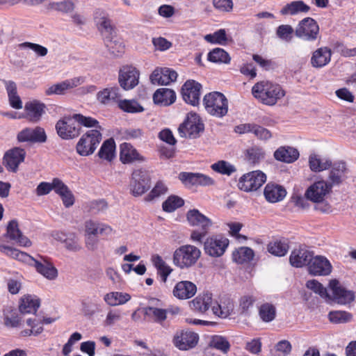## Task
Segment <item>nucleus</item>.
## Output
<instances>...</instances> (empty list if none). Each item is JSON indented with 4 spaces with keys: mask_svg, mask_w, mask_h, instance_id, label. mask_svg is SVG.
<instances>
[{
    "mask_svg": "<svg viewBox=\"0 0 356 356\" xmlns=\"http://www.w3.org/2000/svg\"><path fill=\"white\" fill-rule=\"evenodd\" d=\"M264 194L267 201L275 203L282 200L286 192L282 186L268 183L264 188Z\"/></svg>",
    "mask_w": 356,
    "mask_h": 356,
    "instance_id": "nucleus-34",
    "label": "nucleus"
},
{
    "mask_svg": "<svg viewBox=\"0 0 356 356\" xmlns=\"http://www.w3.org/2000/svg\"><path fill=\"white\" fill-rule=\"evenodd\" d=\"M120 160L122 163H131L135 161H143L144 157L141 156L134 147L127 143L120 145Z\"/></svg>",
    "mask_w": 356,
    "mask_h": 356,
    "instance_id": "nucleus-35",
    "label": "nucleus"
},
{
    "mask_svg": "<svg viewBox=\"0 0 356 356\" xmlns=\"http://www.w3.org/2000/svg\"><path fill=\"white\" fill-rule=\"evenodd\" d=\"M152 261L155 267L158 270V273L160 274L162 278V281L165 282L168 276L172 271V268L168 266L159 255L154 256Z\"/></svg>",
    "mask_w": 356,
    "mask_h": 356,
    "instance_id": "nucleus-48",
    "label": "nucleus"
},
{
    "mask_svg": "<svg viewBox=\"0 0 356 356\" xmlns=\"http://www.w3.org/2000/svg\"><path fill=\"white\" fill-rule=\"evenodd\" d=\"M208 60L213 63L227 64L230 62L231 58L224 49L216 48L209 53Z\"/></svg>",
    "mask_w": 356,
    "mask_h": 356,
    "instance_id": "nucleus-52",
    "label": "nucleus"
},
{
    "mask_svg": "<svg viewBox=\"0 0 356 356\" xmlns=\"http://www.w3.org/2000/svg\"><path fill=\"white\" fill-rule=\"evenodd\" d=\"M186 218L190 225L200 229V230H193L191 232V240L193 242L202 243V238L212 226L211 220L201 213L197 209L189 210L186 213Z\"/></svg>",
    "mask_w": 356,
    "mask_h": 356,
    "instance_id": "nucleus-4",
    "label": "nucleus"
},
{
    "mask_svg": "<svg viewBox=\"0 0 356 356\" xmlns=\"http://www.w3.org/2000/svg\"><path fill=\"white\" fill-rule=\"evenodd\" d=\"M115 145L113 139L109 138L102 144L98 155L101 159L111 161L115 156Z\"/></svg>",
    "mask_w": 356,
    "mask_h": 356,
    "instance_id": "nucleus-45",
    "label": "nucleus"
},
{
    "mask_svg": "<svg viewBox=\"0 0 356 356\" xmlns=\"http://www.w3.org/2000/svg\"><path fill=\"white\" fill-rule=\"evenodd\" d=\"M329 286L332 293V299L338 304L346 305L354 300L353 292L343 287L338 280H330Z\"/></svg>",
    "mask_w": 356,
    "mask_h": 356,
    "instance_id": "nucleus-18",
    "label": "nucleus"
},
{
    "mask_svg": "<svg viewBox=\"0 0 356 356\" xmlns=\"http://www.w3.org/2000/svg\"><path fill=\"white\" fill-rule=\"evenodd\" d=\"M202 86L194 80H188L182 86L181 95L184 100L192 106H197L200 102Z\"/></svg>",
    "mask_w": 356,
    "mask_h": 356,
    "instance_id": "nucleus-17",
    "label": "nucleus"
},
{
    "mask_svg": "<svg viewBox=\"0 0 356 356\" xmlns=\"http://www.w3.org/2000/svg\"><path fill=\"white\" fill-rule=\"evenodd\" d=\"M268 251L277 257L284 256L289 250V245L286 242L282 241H274L268 243Z\"/></svg>",
    "mask_w": 356,
    "mask_h": 356,
    "instance_id": "nucleus-46",
    "label": "nucleus"
},
{
    "mask_svg": "<svg viewBox=\"0 0 356 356\" xmlns=\"http://www.w3.org/2000/svg\"><path fill=\"white\" fill-rule=\"evenodd\" d=\"M153 100L156 104L169 106L176 100L175 92L169 88H159L153 95Z\"/></svg>",
    "mask_w": 356,
    "mask_h": 356,
    "instance_id": "nucleus-39",
    "label": "nucleus"
},
{
    "mask_svg": "<svg viewBox=\"0 0 356 356\" xmlns=\"http://www.w3.org/2000/svg\"><path fill=\"white\" fill-rule=\"evenodd\" d=\"M201 250L193 245H184L175 250L172 261L181 269L189 268L194 266L201 257Z\"/></svg>",
    "mask_w": 356,
    "mask_h": 356,
    "instance_id": "nucleus-3",
    "label": "nucleus"
},
{
    "mask_svg": "<svg viewBox=\"0 0 356 356\" xmlns=\"http://www.w3.org/2000/svg\"><path fill=\"white\" fill-rule=\"evenodd\" d=\"M252 94L263 104L274 106L284 97L285 91L277 83L269 81H261L253 86Z\"/></svg>",
    "mask_w": 356,
    "mask_h": 356,
    "instance_id": "nucleus-2",
    "label": "nucleus"
},
{
    "mask_svg": "<svg viewBox=\"0 0 356 356\" xmlns=\"http://www.w3.org/2000/svg\"><path fill=\"white\" fill-rule=\"evenodd\" d=\"M203 130L204 124L200 116L195 113H188L185 121L178 128V131L181 137L193 138H197Z\"/></svg>",
    "mask_w": 356,
    "mask_h": 356,
    "instance_id": "nucleus-8",
    "label": "nucleus"
},
{
    "mask_svg": "<svg viewBox=\"0 0 356 356\" xmlns=\"http://www.w3.org/2000/svg\"><path fill=\"white\" fill-rule=\"evenodd\" d=\"M27 325L31 327V329H26L21 332V335L23 337L31 336V334L38 335L43 330V327L40 323L38 322L35 319H28L26 321Z\"/></svg>",
    "mask_w": 356,
    "mask_h": 356,
    "instance_id": "nucleus-60",
    "label": "nucleus"
},
{
    "mask_svg": "<svg viewBox=\"0 0 356 356\" xmlns=\"http://www.w3.org/2000/svg\"><path fill=\"white\" fill-rule=\"evenodd\" d=\"M0 252L7 257L33 266L35 270L48 280L57 279L58 271L47 258L38 256L33 258L24 252L0 243Z\"/></svg>",
    "mask_w": 356,
    "mask_h": 356,
    "instance_id": "nucleus-1",
    "label": "nucleus"
},
{
    "mask_svg": "<svg viewBox=\"0 0 356 356\" xmlns=\"http://www.w3.org/2000/svg\"><path fill=\"white\" fill-rule=\"evenodd\" d=\"M122 319V312L117 309H108L103 321L104 327H113Z\"/></svg>",
    "mask_w": 356,
    "mask_h": 356,
    "instance_id": "nucleus-54",
    "label": "nucleus"
},
{
    "mask_svg": "<svg viewBox=\"0 0 356 356\" xmlns=\"http://www.w3.org/2000/svg\"><path fill=\"white\" fill-rule=\"evenodd\" d=\"M45 104L38 100L26 102L24 106L25 118L32 122L40 121L45 112Z\"/></svg>",
    "mask_w": 356,
    "mask_h": 356,
    "instance_id": "nucleus-27",
    "label": "nucleus"
},
{
    "mask_svg": "<svg viewBox=\"0 0 356 356\" xmlns=\"http://www.w3.org/2000/svg\"><path fill=\"white\" fill-rule=\"evenodd\" d=\"M319 27L317 22L311 17H306L298 24L295 34L301 39L313 41L317 38Z\"/></svg>",
    "mask_w": 356,
    "mask_h": 356,
    "instance_id": "nucleus-11",
    "label": "nucleus"
},
{
    "mask_svg": "<svg viewBox=\"0 0 356 356\" xmlns=\"http://www.w3.org/2000/svg\"><path fill=\"white\" fill-rule=\"evenodd\" d=\"M94 20L104 40L113 36V26L108 15L104 10H97L94 14Z\"/></svg>",
    "mask_w": 356,
    "mask_h": 356,
    "instance_id": "nucleus-22",
    "label": "nucleus"
},
{
    "mask_svg": "<svg viewBox=\"0 0 356 356\" xmlns=\"http://www.w3.org/2000/svg\"><path fill=\"white\" fill-rule=\"evenodd\" d=\"M264 157V150L258 147H253L247 150V158L252 163H256Z\"/></svg>",
    "mask_w": 356,
    "mask_h": 356,
    "instance_id": "nucleus-63",
    "label": "nucleus"
},
{
    "mask_svg": "<svg viewBox=\"0 0 356 356\" xmlns=\"http://www.w3.org/2000/svg\"><path fill=\"white\" fill-rule=\"evenodd\" d=\"M306 286L314 293L318 294L321 297L331 299L327 293V289L317 280H308L306 283Z\"/></svg>",
    "mask_w": 356,
    "mask_h": 356,
    "instance_id": "nucleus-61",
    "label": "nucleus"
},
{
    "mask_svg": "<svg viewBox=\"0 0 356 356\" xmlns=\"http://www.w3.org/2000/svg\"><path fill=\"white\" fill-rule=\"evenodd\" d=\"M260 318L264 322H270L276 316L275 307L268 302L262 304L259 309Z\"/></svg>",
    "mask_w": 356,
    "mask_h": 356,
    "instance_id": "nucleus-50",
    "label": "nucleus"
},
{
    "mask_svg": "<svg viewBox=\"0 0 356 356\" xmlns=\"http://www.w3.org/2000/svg\"><path fill=\"white\" fill-rule=\"evenodd\" d=\"M139 76V71L135 67L124 65L120 70L118 81L123 89L131 90L138 84Z\"/></svg>",
    "mask_w": 356,
    "mask_h": 356,
    "instance_id": "nucleus-14",
    "label": "nucleus"
},
{
    "mask_svg": "<svg viewBox=\"0 0 356 356\" xmlns=\"http://www.w3.org/2000/svg\"><path fill=\"white\" fill-rule=\"evenodd\" d=\"M177 73L170 68H156L150 75V80L153 84L168 85L176 81Z\"/></svg>",
    "mask_w": 356,
    "mask_h": 356,
    "instance_id": "nucleus-24",
    "label": "nucleus"
},
{
    "mask_svg": "<svg viewBox=\"0 0 356 356\" xmlns=\"http://www.w3.org/2000/svg\"><path fill=\"white\" fill-rule=\"evenodd\" d=\"M229 245V240L220 235L208 237L204 242V250L212 257H221Z\"/></svg>",
    "mask_w": 356,
    "mask_h": 356,
    "instance_id": "nucleus-10",
    "label": "nucleus"
},
{
    "mask_svg": "<svg viewBox=\"0 0 356 356\" xmlns=\"http://www.w3.org/2000/svg\"><path fill=\"white\" fill-rule=\"evenodd\" d=\"M85 235L97 234L109 236L113 233V228L107 225L93 220H88L84 223Z\"/></svg>",
    "mask_w": 356,
    "mask_h": 356,
    "instance_id": "nucleus-29",
    "label": "nucleus"
},
{
    "mask_svg": "<svg viewBox=\"0 0 356 356\" xmlns=\"http://www.w3.org/2000/svg\"><path fill=\"white\" fill-rule=\"evenodd\" d=\"M5 236L19 245L29 247L31 245V241L19 229L18 222L15 220L9 222Z\"/></svg>",
    "mask_w": 356,
    "mask_h": 356,
    "instance_id": "nucleus-26",
    "label": "nucleus"
},
{
    "mask_svg": "<svg viewBox=\"0 0 356 356\" xmlns=\"http://www.w3.org/2000/svg\"><path fill=\"white\" fill-rule=\"evenodd\" d=\"M184 200L176 195H171L163 202L162 207L166 212H172L184 205Z\"/></svg>",
    "mask_w": 356,
    "mask_h": 356,
    "instance_id": "nucleus-55",
    "label": "nucleus"
},
{
    "mask_svg": "<svg viewBox=\"0 0 356 356\" xmlns=\"http://www.w3.org/2000/svg\"><path fill=\"white\" fill-rule=\"evenodd\" d=\"M332 51L328 47H321L314 51L311 58V64L314 67H323L331 60Z\"/></svg>",
    "mask_w": 356,
    "mask_h": 356,
    "instance_id": "nucleus-33",
    "label": "nucleus"
},
{
    "mask_svg": "<svg viewBox=\"0 0 356 356\" xmlns=\"http://www.w3.org/2000/svg\"><path fill=\"white\" fill-rule=\"evenodd\" d=\"M210 307L213 314L220 318H226L230 314L231 309L228 307L222 308L221 305L217 302L213 305L211 294L209 293L199 295L191 302V307L201 313L207 311Z\"/></svg>",
    "mask_w": 356,
    "mask_h": 356,
    "instance_id": "nucleus-6",
    "label": "nucleus"
},
{
    "mask_svg": "<svg viewBox=\"0 0 356 356\" xmlns=\"http://www.w3.org/2000/svg\"><path fill=\"white\" fill-rule=\"evenodd\" d=\"M274 157L279 161L290 163L298 159L299 157V152L294 147L283 146L279 147L274 152Z\"/></svg>",
    "mask_w": 356,
    "mask_h": 356,
    "instance_id": "nucleus-37",
    "label": "nucleus"
},
{
    "mask_svg": "<svg viewBox=\"0 0 356 356\" xmlns=\"http://www.w3.org/2000/svg\"><path fill=\"white\" fill-rule=\"evenodd\" d=\"M102 140V134L99 131L92 129L88 131L79 140L76 150L82 156L92 154Z\"/></svg>",
    "mask_w": 356,
    "mask_h": 356,
    "instance_id": "nucleus-7",
    "label": "nucleus"
},
{
    "mask_svg": "<svg viewBox=\"0 0 356 356\" xmlns=\"http://www.w3.org/2000/svg\"><path fill=\"white\" fill-rule=\"evenodd\" d=\"M131 192L135 197L140 196L150 188V179L146 172L136 170L132 173Z\"/></svg>",
    "mask_w": 356,
    "mask_h": 356,
    "instance_id": "nucleus-13",
    "label": "nucleus"
},
{
    "mask_svg": "<svg viewBox=\"0 0 356 356\" xmlns=\"http://www.w3.org/2000/svg\"><path fill=\"white\" fill-rule=\"evenodd\" d=\"M106 46L110 54L115 57L121 56L124 52V45L118 38L111 37L104 40Z\"/></svg>",
    "mask_w": 356,
    "mask_h": 356,
    "instance_id": "nucleus-44",
    "label": "nucleus"
},
{
    "mask_svg": "<svg viewBox=\"0 0 356 356\" xmlns=\"http://www.w3.org/2000/svg\"><path fill=\"white\" fill-rule=\"evenodd\" d=\"M233 259L238 263L243 264L252 260L254 257L253 250L248 247H241L233 252Z\"/></svg>",
    "mask_w": 356,
    "mask_h": 356,
    "instance_id": "nucleus-51",
    "label": "nucleus"
},
{
    "mask_svg": "<svg viewBox=\"0 0 356 356\" xmlns=\"http://www.w3.org/2000/svg\"><path fill=\"white\" fill-rule=\"evenodd\" d=\"M4 325L8 327H17L20 324V318L17 310L10 307L6 308L3 311Z\"/></svg>",
    "mask_w": 356,
    "mask_h": 356,
    "instance_id": "nucleus-47",
    "label": "nucleus"
},
{
    "mask_svg": "<svg viewBox=\"0 0 356 356\" xmlns=\"http://www.w3.org/2000/svg\"><path fill=\"white\" fill-rule=\"evenodd\" d=\"M310 10L309 6L302 1H294L286 4L281 10L280 13L282 15H295L299 13H307Z\"/></svg>",
    "mask_w": 356,
    "mask_h": 356,
    "instance_id": "nucleus-41",
    "label": "nucleus"
},
{
    "mask_svg": "<svg viewBox=\"0 0 356 356\" xmlns=\"http://www.w3.org/2000/svg\"><path fill=\"white\" fill-rule=\"evenodd\" d=\"M197 291L195 284L190 281H181L176 284L172 293L175 297L180 300L192 298Z\"/></svg>",
    "mask_w": 356,
    "mask_h": 356,
    "instance_id": "nucleus-31",
    "label": "nucleus"
},
{
    "mask_svg": "<svg viewBox=\"0 0 356 356\" xmlns=\"http://www.w3.org/2000/svg\"><path fill=\"white\" fill-rule=\"evenodd\" d=\"M168 191L165 184L159 181H157L151 192L145 197V200L147 202L152 201L161 195H165Z\"/></svg>",
    "mask_w": 356,
    "mask_h": 356,
    "instance_id": "nucleus-59",
    "label": "nucleus"
},
{
    "mask_svg": "<svg viewBox=\"0 0 356 356\" xmlns=\"http://www.w3.org/2000/svg\"><path fill=\"white\" fill-rule=\"evenodd\" d=\"M204 40L212 44H224L226 43L227 39L226 31L225 29H220L213 34H207L204 36Z\"/></svg>",
    "mask_w": 356,
    "mask_h": 356,
    "instance_id": "nucleus-57",
    "label": "nucleus"
},
{
    "mask_svg": "<svg viewBox=\"0 0 356 356\" xmlns=\"http://www.w3.org/2000/svg\"><path fill=\"white\" fill-rule=\"evenodd\" d=\"M103 300L109 307H116L124 305L131 300V296L127 293L110 291L104 295Z\"/></svg>",
    "mask_w": 356,
    "mask_h": 356,
    "instance_id": "nucleus-38",
    "label": "nucleus"
},
{
    "mask_svg": "<svg viewBox=\"0 0 356 356\" xmlns=\"http://www.w3.org/2000/svg\"><path fill=\"white\" fill-rule=\"evenodd\" d=\"M266 181V175L260 170L243 175L238 180V187L245 192L257 191Z\"/></svg>",
    "mask_w": 356,
    "mask_h": 356,
    "instance_id": "nucleus-9",
    "label": "nucleus"
},
{
    "mask_svg": "<svg viewBox=\"0 0 356 356\" xmlns=\"http://www.w3.org/2000/svg\"><path fill=\"white\" fill-rule=\"evenodd\" d=\"M39 307V298L34 296L26 295L21 299L19 309L23 314H35Z\"/></svg>",
    "mask_w": 356,
    "mask_h": 356,
    "instance_id": "nucleus-40",
    "label": "nucleus"
},
{
    "mask_svg": "<svg viewBox=\"0 0 356 356\" xmlns=\"http://www.w3.org/2000/svg\"><path fill=\"white\" fill-rule=\"evenodd\" d=\"M198 334L190 331H177L173 337L174 345L179 350H187L194 348L198 342Z\"/></svg>",
    "mask_w": 356,
    "mask_h": 356,
    "instance_id": "nucleus-16",
    "label": "nucleus"
},
{
    "mask_svg": "<svg viewBox=\"0 0 356 356\" xmlns=\"http://www.w3.org/2000/svg\"><path fill=\"white\" fill-rule=\"evenodd\" d=\"M81 311L85 316L92 317L102 312V304L97 298H88L81 300Z\"/></svg>",
    "mask_w": 356,
    "mask_h": 356,
    "instance_id": "nucleus-36",
    "label": "nucleus"
},
{
    "mask_svg": "<svg viewBox=\"0 0 356 356\" xmlns=\"http://www.w3.org/2000/svg\"><path fill=\"white\" fill-rule=\"evenodd\" d=\"M332 169L328 176V182H327L332 188L334 186L341 184L346 178L348 172L346 165L344 162L339 161L332 165Z\"/></svg>",
    "mask_w": 356,
    "mask_h": 356,
    "instance_id": "nucleus-30",
    "label": "nucleus"
},
{
    "mask_svg": "<svg viewBox=\"0 0 356 356\" xmlns=\"http://www.w3.org/2000/svg\"><path fill=\"white\" fill-rule=\"evenodd\" d=\"M312 257V252L305 248L296 249L292 251L289 261L291 266L300 268L307 264L309 265Z\"/></svg>",
    "mask_w": 356,
    "mask_h": 356,
    "instance_id": "nucleus-32",
    "label": "nucleus"
},
{
    "mask_svg": "<svg viewBox=\"0 0 356 356\" xmlns=\"http://www.w3.org/2000/svg\"><path fill=\"white\" fill-rule=\"evenodd\" d=\"M332 266L329 260L323 256L312 257L308 266L309 272L314 276H326L331 273Z\"/></svg>",
    "mask_w": 356,
    "mask_h": 356,
    "instance_id": "nucleus-20",
    "label": "nucleus"
},
{
    "mask_svg": "<svg viewBox=\"0 0 356 356\" xmlns=\"http://www.w3.org/2000/svg\"><path fill=\"white\" fill-rule=\"evenodd\" d=\"M26 152L24 149L14 147L3 156V164L8 170L16 172L19 165L24 161Z\"/></svg>",
    "mask_w": 356,
    "mask_h": 356,
    "instance_id": "nucleus-19",
    "label": "nucleus"
},
{
    "mask_svg": "<svg viewBox=\"0 0 356 356\" xmlns=\"http://www.w3.org/2000/svg\"><path fill=\"white\" fill-rule=\"evenodd\" d=\"M88 207L90 212L96 214L106 211L108 204L104 200H97L90 202Z\"/></svg>",
    "mask_w": 356,
    "mask_h": 356,
    "instance_id": "nucleus-64",
    "label": "nucleus"
},
{
    "mask_svg": "<svg viewBox=\"0 0 356 356\" xmlns=\"http://www.w3.org/2000/svg\"><path fill=\"white\" fill-rule=\"evenodd\" d=\"M211 346L222 351L223 353H227L230 348V344L227 339L222 336L216 335L212 337L210 342Z\"/></svg>",
    "mask_w": 356,
    "mask_h": 356,
    "instance_id": "nucleus-58",
    "label": "nucleus"
},
{
    "mask_svg": "<svg viewBox=\"0 0 356 356\" xmlns=\"http://www.w3.org/2000/svg\"><path fill=\"white\" fill-rule=\"evenodd\" d=\"M328 318L334 324L346 323L353 319V315L345 311H332L328 314Z\"/></svg>",
    "mask_w": 356,
    "mask_h": 356,
    "instance_id": "nucleus-53",
    "label": "nucleus"
},
{
    "mask_svg": "<svg viewBox=\"0 0 356 356\" xmlns=\"http://www.w3.org/2000/svg\"><path fill=\"white\" fill-rule=\"evenodd\" d=\"M310 169L314 172H321L332 166V161L325 158H319L316 155H311L309 159Z\"/></svg>",
    "mask_w": 356,
    "mask_h": 356,
    "instance_id": "nucleus-43",
    "label": "nucleus"
},
{
    "mask_svg": "<svg viewBox=\"0 0 356 356\" xmlns=\"http://www.w3.org/2000/svg\"><path fill=\"white\" fill-rule=\"evenodd\" d=\"M211 168L215 172L228 176L236 171L235 167L225 161H219L212 164Z\"/></svg>",
    "mask_w": 356,
    "mask_h": 356,
    "instance_id": "nucleus-56",
    "label": "nucleus"
},
{
    "mask_svg": "<svg viewBox=\"0 0 356 356\" xmlns=\"http://www.w3.org/2000/svg\"><path fill=\"white\" fill-rule=\"evenodd\" d=\"M120 97L119 88L117 87L106 88L97 94V100L102 104H109L118 101Z\"/></svg>",
    "mask_w": 356,
    "mask_h": 356,
    "instance_id": "nucleus-42",
    "label": "nucleus"
},
{
    "mask_svg": "<svg viewBox=\"0 0 356 356\" xmlns=\"http://www.w3.org/2000/svg\"><path fill=\"white\" fill-rule=\"evenodd\" d=\"M19 142H38L44 143L47 136L43 128L37 127L35 129L26 128L20 131L17 135Z\"/></svg>",
    "mask_w": 356,
    "mask_h": 356,
    "instance_id": "nucleus-28",
    "label": "nucleus"
},
{
    "mask_svg": "<svg viewBox=\"0 0 356 356\" xmlns=\"http://www.w3.org/2000/svg\"><path fill=\"white\" fill-rule=\"evenodd\" d=\"M84 82V79L81 76L74 77L65 79L59 83L53 84L45 90L46 95H63L67 91L81 85Z\"/></svg>",
    "mask_w": 356,
    "mask_h": 356,
    "instance_id": "nucleus-15",
    "label": "nucleus"
},
{
    "mask_svg": "<svg viewBox=\"0 0 356 356\" xmlns=\"http://www.w3.org/2000/svg\"><path fill=\"white\" fill-rule=\"evenodd\" d=\"M205 110L210 115L222 118L228 111V101L221 92H212L206 95L203 99Z\"/></svg>",
    "mask_w": 356,
    "mask_h": 356,
    "instance_id": "nucleus-5",
    "label": "nucleus"
},
{
    "mask_svg": "<svg viewBox=\"0 0 356 356\" xmlns=\"http://www.w3.org/2000/svg\"><path fill=\"white\" fill-rule=\"evenodd\" d=\"M330 190V186L326 181H318L307 189L305 195L307 200L315 203L323 200Z\"/></svg>",
    "mask_w": 356,
    "mask_h": 356,
    "instance_id": "nucleus-21",
    "label": "nucleus"
},
{
    "mask_svg": "<svg viewBox=\"0 0 356 356\" xmlns=\"http://www.w3.org/2000/svg\"><path fill=\"white\" fill-rule=\"evenodd\" d=\"M52 236L55 240L63 243L65 248L69 251L78 252L81 249L79 238L75 233L56 231L52 233Z\"/></svg>",
    "mask_w": 356,
    "mask_h": 356,
    "instance_id": "nucleus-23",
    "label": "nucleus"
},
{
    "mask_svg": "<svg viewBox=\"0 0 356 356\" xmlns=\"http://www.w3.org/2000/svg\"><path fill=\"white\" fill-rule=\"evenodd\" d=\"M56 129L61 138L68 140L77 137L80 134L81 127L72 116L71 118H66L58 120Z\"/></svg>",
    "mask_w": 356,
    "mask_h": 356,
    "instance_id": "nucleus-12",
    "label": "nucleus"
},
{
    "mask_svg": "<svg viewBox=\"0 0 356 356\" xmlns=\"http://www.w3.org/2000/svg\"><path fill=\"white\" fill-rule=\"evenodd\" d=\"M19 47L22 49H31L35 53V54L40 57L45 56L48 53V49L40 44L33 42H23L19 44Z\"/></svg>",
    "mask_w": 356,
    "mask_h": 356,
    "instance_id": "nucleus-62",
    "label": "nucleus"
},
{
    "mask_svg": "<svg viewBox=\"0 0 356 356\" xmlns=\"http://www.w3.org/2000/svg\"><path fill=\"white\" fill-rule=\"evenodd\" d=\"M162 302L157 299H152L150 305L144 308V314L145 316L152 318L154 322L162 323L167 318V310L161 308Z\"/></svg>",
    "mask_w": 356,
    "mask_h": 356,
    "instance_id": "nucleus-25",
    "label": "nucleus"
},
{
    "mask_svg": "<svg viewBox=\"0 0 356 356\" xmlns=\"http://www.w3.org/2000/svg\"><path fill=\"white\" fill-rule=\"evenodd\" d=\"M119 108L124 112L130 113H141L144 108L136 100L123 99L118 101Z\"/></svg>",
    "mask_w": 356,
    "mask_h": 356,
    "instance_id": "nucleus-49",
    "label": "nucleus"
}]
</instances>
